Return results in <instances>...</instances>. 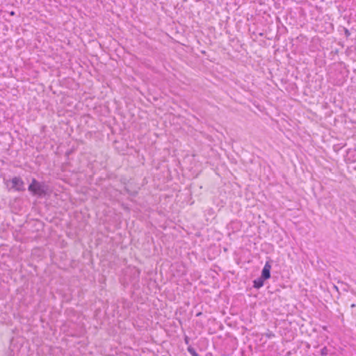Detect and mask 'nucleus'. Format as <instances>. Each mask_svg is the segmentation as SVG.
I'll return each mask as SVG.
<instances>
[{"label": "nucleus", "instance_id": "obj_1", "mask_svg": "<svg viewBox=\"0 0 356 356\" xmlns=\"http://www.w3.org/2000/svg\"><path fill=\"white\" fill-rule=\"evenodd\" d=\"M29 191L32 192L34 195H41L44 193L43 186L35 179H33L32 183L29 185Z\"/></svg>", "mask_w": 356, "mask_h": 356}, {"label": "nucleus", "instance_id": "obj_2", "mask_svg": "<svg viewBox=\"0 0 356 356\" xmlns=\"http://www.w3.org/2000/svg\"><path fill=\"white\" fill-rule=\"evenodd\" d=\"M13 188L16 191H24V181L19 177H15L12 179Z\"/></svg>", "mask_w": 356, "mask_h": 356}, {"label": "nucleus", "instance_id": "obj_3", "mask_svg": "<svg viewBox=\"0 0 356 356\" xmlns=\"http://www.w3.org/2000/svg\"><path fill=\"white\" fill-rule=\"evenodd\" d=\"M271 266L268 262H266L261 272V277L264 280H267L270 277Z\"/></svg>", "mask_w": 356, "mask_h": 356}, {"label": "nucleus", "instance_id": "obj_4", "mask_svg": "<svg viewBox=\"0 0 356 356\" xmlns=\"http://www.w3.org/2000/svg\"><path fill=\"white\" fill-rule=\"evenodd\" d=\"M261 277L254 280V287L257 289L261 288L264 285V281Z\"/></svg>", "mask_w": 356, "mask_h": 356}, {"label": "nucleus", "instance_id": "obj_5", "mask_svg": "<svg viewBox=\"0 0 356 356\" xmlns=\"http://www.w3.org/2000/svg\"><path fill=\"white\" fill-rule=\"evenodd\" d=\"M188 351H189L191 353H192L193 355H194L197 356V354H196V353L195 352V350H194L191 349V348H188Z\"/></svg>", "mask_w": 356, "mask_h": 356}, {"label": "nucleus", "instance_id": "obj_6", "mask_svg": "<svg viewBox=\"0 0 356 356\" xmlns=\"http://www.w3.org/2000/svg\"><path fill=\"white\" fill-rule=\"evenodd\" d=\"M355 307V304H352L351 305V307Z\"/></svg>", "mask_w": 356, "mask_h": 356}]
</instances>
